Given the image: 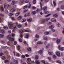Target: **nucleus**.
Wrapping results in <instances>:
<instances>
[{"label":"nucleus","mask_w":64,"mask_h":64,"mask_svg":"<svg viewBox=\"0 0 64 64\" xmlns=\"http://www.w3.org/2000/svg\"><path fill=\"white\" fill-rule=\"evenodd\" d=\"M7 38L8 39L10 40V39L11 38V35L10 34L8 35L7 36Z\"/></svg>","instance_id":"obj_14"},{"label":"nucleus","mask_w":64,"mask_h":64,"mask_svg":"<svg viewBox=\"0 0 64 64\" xmlns=\"http://www.w3.org/2000/svg\"><path fill=\"white\" fill-rule=\"evenodd\" d=\"M52 57L53 58H54V59H55L56 58V56L55 55H53L52 56Z\"/></svg>","instance_id":"obj_60"},{"label":"nucleus","mask_w":64,"mask_h":64,"mask_svg":"<svg viewBox=\"0 0 64 64\" xmlns=\"http://www.w3.org/2000/svg\"><path fill=\"white\" fill-rule=\"evenodd\" d=\"M34 58L36 60H38L39 59V56L37 55H36L35 56Z\"/></svg>","instance_id":"obj_22"},{"label":"nucleus","mask_w":64,"mask_h":64,"mask_svg":"<svg viewBox=\"0 0 64 64\" xmlns=\"http://www.w3.org/2000/svg\"><path fill=\"white\" fill-rule=\"evenodd\" d=\"M27 14V16H28V17H29V16H30L31 15V14H30V12H28Z\"/></svg>","instance_id":"obj_41"},{"label":"nucleus","mask_w":64,"mask_h":64,"mask_svg":"<svg viewBox=\"0 0 64 64\" xmlns=\"http://www.w3.org/2000/svg\"><path fill=\"white\" fill-rule=\"evenodd\" d=\"M57 26L58 27H60L61 25L59 24V23H57L56 24Z\"/></svg>","instance_id":"obj_44"},{"label":"nucleus","mask_w":64,"mask_h":64,"mask_svg":"<svg viewBox=\"0 0 64 64\" xmlns=\"http://www.w3.org/2000/svg\"><path fill=\"white\" fill-rule=\"evenodd\" d=\"M14 63L15 64H18V61L17 60H14Z\"/></svg>","instance_id":"obj_9"},{"label":"nucleus","mask_w":64,"mask_h":64,"mask_svg":"<svg viewBox=\"0 0 64 64\" xmlns=\"http://www.w3.org/2000/svg\"><path fill=\"white\" fill-rule=\"evenodd\" d=\"M18 41L20 42H22V40L21 38H20L18 40Z\"/></svg>","instance_id":"obj_57"},{"label":"nucleus","mask_w":64,"mask_h":64,"mask_svg":"<svg viewBox=\"0 0 64 64\" xmlns=\"http://www.w3.org/2000/svg\"><path fill=\"white\" fill-rule=\"evenodd\" d=\"M8 26L10 27H12L13 26V24L12 22L9 23L8 24Z\"/></svg>","instance_id":"obj_21"},{"label":"nucleus","mask_w":64,"mask_h":64,"mask_svg":"<svg viewBox=\"0 0 64 64\" xmlns=\"http://www.w3.org/2000/svg\"><path fill=\"white\" fill-rule=\"evenodd\" d=\"M19 32L20 33H23V32H24V30H20Z\"/></svg>","instance_id":"obj_45"},{"label":"nucleus","mask_w":64,"mask_h":64,"mask_svg":"<svg viewBox=\"0 0 64 64\" xmlns=\"http://www.w3.org/2000/svg\"><path fill=\"white\" fill-rule=\"evenodd\" d=\"M60 20L64 24V19L62 18Z\"/></svg>","instance_id":"obj_47"},{"label":"nucleus","mask_w":64,"mask_h":64,"mask_svg":"<svg viewBox=\"0 0 64 64\" xmlns=\"http://www.w3.org/2000/svg\"><path fill=\"white\" fill-rule=\"evenodd\" d=\"M61 8L62 9H64V5H62L61 7Z\"/></svg>","instance_id":"obj_62"},{"label":"nucleus","mask_w":64,"mask_h":64,"mask_svg":"<svg viewBox=\"0 0 64 64\" xmlns=\"http://www.w3.org/2000/svg\"><path fill=\"white\" fill-rule=\"evenodd\" d=\"M35 63L36 64H40V62H39V60H36L35 61Z\"/></svg>","instance_id":"obj_23"},{"label":"nucleus","mask_w":64,"mask_h":64,"mask_svg":"<svg viewBox=\"0 0 64 64\" xmlns=\"http://www.w3.org/2000/svg\"><path fill=\"white\" fill-rule=\"evenodd\" d=\"M60 50H61V51H63V50H64V48L61 47L60 49Z\"/></svg>","instance_id":"obj_54"},{"label":"nucleus","mask_w":64,"mask_h":64,"mask_svg":"<svg viewBox=\"0 0 64 64\" xmlns=\"http://www.w3.org/2000/svg\"><path fill=\"white\" fill-rule=\"evenodd\" d=\"M17 26L18 28H21V27H22V25L21 24H18V25Z\"/></svg>","instance_id":"obj_48"},{"label":"nucleus","mask_w":64,"mask_h":64,"mask_svg":"<svg viewBox=\"0 0 64 64\" xmlns=\"http://www.w3.org/2000/svg\"><path fill=\"white\" fill-rule=\"evenodd\" d=\"M44 34L45 35H48V34H49V32H44Z\"/></svg>","instance_id":"obj_36"},{"label":"nucleus","mask_w":64,"mask_h":64,"mask_svg":"<svg viewBox=\"0 0 64 64\" xmlns=\"http://www.w3.org/2000/svg\"><path fill=\"white\" fill-rule=\"evenodd\" d=\"M4 9H8V6H7L6 4L4 3Z\"/></svg>","instance_id":"obj_2"},{"label":"nucleus","mask_w":64,"mask_h":64,"mask_svg":"<svg viewBox=\"0 0 64 64\" xmlns=\"http://www.w3.org/2000/svg\"><path fill=\"white\" fill-rule=\"evenodd\" d=\"M47 6H44V8H43V10H44V11H45L47 10Z\"/></svg>","instance_id":"obj_26"},{"label":"nucleus","mask_w":64,"mask_h":64,"mask_svg":"<svg viewBox=\"0 0 64 64\" xmlns=\"http://www.w3.org/2000/svg\"><path fill=\"white\" fill-rule=\"evenodd\" d=\"M29 4L28 7V9H30L31 8V2H29Z\"/></svg>","instance_id":"obj_18"},{"label":"nucleus","mask_w":64,"mask_h":64,"mask_svg":"<svg viewBox=\"0 0 64 64\" xmlns=\"http://www.w3.org/2000/svg\"><path fill=\"white\" fill-rule=\"evenodd\" d=\"M57 34H53V36L54 37H56V36H57Z\"/></svg>","instance_id":"obj_50"},{"label":"nucleus","mask_w":64,"mask_h":64,"mask_svg":"<svg viewBox=\"0 0 64 64\" xmlns=\"http://www.w3.org/2000/svg\"><path fill=\"white\" fill-rule=\"evenodd\" d=\"M0 32L2 34H5V30L4 29H2L0 31Z\"/></svg>","instance_id":"obj_4"},{"label":"nucleus","mask_w":64,"mask_h":64,"mask_svg":"<svg viewBox=\"0 0 64 64\" xmlns=\"http://www.w3.org/2000/svg\"><path fill=\"white\" fill-rule=\"evenodd\" d=\"M0 10L2 11H3L4 10V7L3 6H1L0 7Z\"/></svg>","instance_id":"obj_33"},{"label":"nucleus","mask_w":64,"mask_h":64,"mask_svg":"<svg viewBox=\"0 0 64 64\" xmlns=\"http://www.w3.org/2000/svg\"><path fill=\"white\" fill-rule=\"evenodd\" d=\"M22 17L21 16H20L18 17L17 18V19L18 20H20L21 19H22Z\"/></svg>","instance_id":"obj_13"},{"label":"nucleus","mask_w":64,"mask_h":64,"mask_svg":"<svg viewBox=\"0 0 64 64\" xmlns=\"http://www.w3.org/2000/svg\"><path fill=\"white\" fill-rule=\"evenodd\" d=\"M41 9H40L39 10L38 8L37 9V10H36V12H41Z\"/></svg>","instance_id":"obj_38"},{"label":"nucleus","mask_w":64,"mask_h":64,"mask_svg":"<svg viewBox=\"0 0 64 64\" xmlns=\"http://www.w3.org/2000/svg\"><path fill=\"white\" fill-rule=\"evenodd\" d=\"M51 21L52 22H56V20L54 18H52Z\"/></svg>","instance_id":"obj_19"},{"label":"nucleus","mask_w":64,"mask_h":64,"mask_svg":"<svg viewBox=\"0 0 64 64\" xmlns=\"http://www.w3.org/2000/svg\"><path fill=\"white\" fill-rule=\"evenodd\" d=\"M24 0H20L19 2V4L20 5H22V4H23Z\"/></svg>","instance_id":"obj_7"},{"label":"nucleus","mask_w":64,"mask_h":64,"mask_svg":"<svg viewBox=\"0 0 64 64\" xmlns=\"http://www.w3.org/2000/svg\"><path fill=\"white\" fill-rule=\"evenodd\" d=\"M4 37V34H0V38H3Z\"/></svg>","instance_id":"obj_17"},{"label":"nucleus","mask_w":64,"mask_h":64,"mask_svg":"<svg viewBox=\"0 0 64 64\" xmlns=\"http://www.w3.org/2000/svg\"><path fill=\"white\" fill-rule=\"evenodd\" d=\"M27 21L28 22H31L32 21V19L31 18H30L29 19H28L27 20Z\"/></svg>","instance_id":"obj_25"},{"label":"nucleus","mask_w":64,"mask_h":64,"mask_svg":"<svg viewBox=\"0 0 64 64\" xmlns=\"http://www.w3.org/2000/svg\"><path fill=\"white\" fill-rule=\"evenodd\" d=\"M50 19V18H46L45 19V20L46 21H49V20Z\"/></svg>","instance_id":"obj_49"},{"label":"nucleus","mask_w":64,"mask_h":64,"mask_svg":"<svg viewBox=\"0 0 64 64\" xmlns=\"http://www.w3.org/2000/svg\"><path fill=\"white\" fill-rule=\"evenodd\" d=\"M10 40V41H14V38H11Z\"/></svg>","instance_id":"obj_63"},{"label":"nucleus","mask_w":64,"mask_h":64,"mask_svg":"<svg viewBox=\"0 0 64 64\" xmlns=\"http://www.w3.org/2000/svg\"><path fill=\"white\" fill-rule=\"evenodd\" d=\"M9 18L10 19H12V20H13V21H14V20H15V18H14L13 17H12V16H10Z\"/></svg>","instance_id":"obj_28"},{"label":"nucleus","mask_w":64,"mask_h":64,"mask_svg":"<svg viewBox=\"0 0 64 64\" xmlns=\"http://www.w3.org/2000/svg\"><path fill=\"white\" fill-rule=\"evenodd\" d=\"M29 36V34H26L25 36V37L26 38L28 39V37Z\"/></svg>","instance_id":"obj_24"},{"label":"nucleus","mask_w":64,"mask_h":64,"mask_svg":"<svg viewBox=\"0 0 64 64\" xmlns=\"http://www.w3.org/2000/svg\"><path fill=\"white\" fill-rule=\"evenodd\" d=\"M26 21V19L24 18L22 20V22H24Z\"/></svg>","instance_id":"obj_31"},{"label":"nucleus","mask_w":64,"mask_h":64,"mask_svg":"<svg viewBox=\"0 0 64 64\" xmlns=\"http://www.w3.org/2000/svg\"><path fill=\"white\" fill-rule=\"evenodd\" d=\"M27 11H28V9H26L25 10H24L23 11V13H26V12H27Z\"/></svg>","instance_id":"obj_40"},{"label":"nucleus","mask_w":64,"mask_h":64,"mask_svg":"<svg viewBox=\"0 0 64 64\" xmlns=\"http://www.w3.org/2000/svg\"><path fill=\"white\" fill-rule=\"evenodd\" d=\"M61 39H58V38L56 40V42L57 44H59L61 42Z\"/></svg>","instance_id":"obj_8"},{"label":"nucleus","mask_w":64,"mask_h":64,"mask_svg":"<svg viewBox=\"0 0 64 64\" xmlns=\"http://www.w3.org/2000/svg\"><path fill=\"white\" fill-rule=\"evenodd\" d=\"M15 2H16L14 0H12L11 3L12 5L13 6V5H15Z\"/></svg>","instance_id":"obj_15"},{"label":"nucleus","mask_w":64,"mask_h":64,"mask_svg":"<svg viewBox=\"0 0 64 64\" xmlns=\"http://www.w3.org/2000/svg\"><path fill=\"white\" fill-rule=\"evenodd\" d=\"M18 50H19L20 51H21V50L20 49V46L18 45Z\"/></svg>","instance_id":"obj_39"},{"label":"nucleus","mask_w":64,"mask_h":64,"mask_svg":"<svg viewBox=\"0 0 64 64\" xmlns=\"http://www.w3.org/2000/svg\"><path fill=\"white\" fill-rule=\"evenodd\" d=\"M16 11V8H12L10 10V12H15Z\"/></svg>","instance_id":"obj_3"},{"label":"nucleus","mask_w":64,"mask_h":64,"mask_svg":"<svg viewBox=\"0 0 64 64\" xmlns=\"http://www.w3.org/2000/svg\"><path fill=\"white\" fill-rule=\"evenodd\" d=\"M24 43L25 45H27L28 44H27V42L26 41H25L24 42Z\"/></svg>","instance_id":"obj_58"},{"label":"nucleus","mask_w":64,"mask_h":64,"mask_svg":"<svg viewBox=\"0 0 64 64\" xmlns=\"http://www.w3.org/2000/svg\"><path fill=\"white\" fill-rule=\"evenodd\" d=\"M56 55L58 57L60 56V53L58 52H56Z\"/></svg>","instance_id":"obj_10"},{"label":"nucleus","mask_w":64,"mask_h":64,"mask_svg":"<svg viewBox=\"0 0 64 64\" xmlns=\"http://www.w3.org/2000/svg\"><path fill=\"white\" fill-rule=\"evenodd\" d=\"M47 59H48L49 61H50V60H51V57H48L47 58Z\"/></svg>","instance_id":"obj_53"},{"label":"nucleus","mask_w":64,"mask_h":64,"mask_svg":"<svg viewBox=\"0 0 64 64\" xmlns=\"http://www.w3.org/2000/svg\"><path fill=\"white\" fill-rule=\"evenodd\" d=\"M11 35L12 37H14L15 36V35L14 34L12 33L11 34Z\"/></svg>","instance_id":"obj_61"},{"label":"nucleus","mask_w":64,"mask_h":64,"mask_svg":"<svg viewBox=\"0 0 64 64\" xmlns=\"http://www.w3.org/2000/svg\"><path fill=\"white\" fill-rule=\"evenodd\" d=\"M53 17L54 18H58V14H55L53 15Z\"/></svg>","instance_id":"obj_1"},{"label":"nucleus","mask_w":64,"mask_h":64,"mask_svg":"<svg viewBox=\"0 0 64 64\" xmlns=\"http://www.w3.org/2000/svg\"><path fill=\"white\" fill-rule=\"evenodd\" d=\"M54 25H51L49 27V28L50 29H52L54 28Z\"/></svg>","instance_id":"obj_20"},{"label":"nucleus","mask_w":64,"mask_h":64,"mask_svg":"<svg viewBox=\"0 0 64 64\" xmlns=\"http://www.w3.org/2000/svg\"><path fill=\"white\" fill-rule=\"evenodd\" d=\"M3 28L4 29H5L6 30H7V29H8V26H4L3 27Z\"/></svg>","instance_id":"obj_30"},{"label":"nucleus","mask_w":64,"mask_h":64,"mask_svg":"<svg viewBox=\"0 0 64 64\" xmlns=\"http://www.w3.org/2000/svg\"><path fill=\"white\" fill-rule=\"evenodd\" d=\"M32 15H34V14H36V12L35 11L32 12Z\"/></svg>","instance_id":"obj_42"},{"label":"nucleus","mask_w":64,"mask_h":64,"mask_svg":"<svg viewBox=\"0 0 64 64\" xmlns=\"http://www.w3.org/2000/svg\"><path fill=\"white\" fill-rule=\"evenodd\" d=\"M35 37L36 39H39L40 37H39V36L38 34H35Z\"/></svg>","instance_id":"obj_5"},{"label":"nucleus","mask_w":64,"mask_h":64,"mask_svg":"<svg viewBox=\"0 0 64 64\" xmlns=\"http://www.w3.org/2000/svg\"><path fill=\"white\" fill-rule=\"evenodd\" d=\"M46 22V20L45 19H43L42 21V23H44Z\"/></svg>","instance_id":"obj_29"},{"label":"nucleus","mask_w":64,"mask_h":64,"mask_svg":"<svg viewBox=\"0 0 64 64\" xmlns=\"http://www.w3.org/2000/svg\"><path fill=\"white\" fill-rule=\"evenodd\" d=\"M56 63H60V64H62V63H61V61L59 60H58L56 61Z\"/></svg>","instance_id":"obj_32"},{"label":"nucleus","mask_w":64,"mask_h":64,"mask_svg":"<svg viewBox=\"0 0 64 64\" xmlns=\"http://www.w3.org/2000/svg\"><path fill=\"white\" fill-rule=\"evenodd\" d=\"M27 50L28 51H31V48H27Z\"/></svg>","instance_id":"obj_59"},{"label":"nucleus","mask_w":64,"mask_h":64,"mask_svg":"<svg viewBox=\"0 0 64 64\" xmlns=\"http://www.w3.org/2000/svg\"><path fill=\"white\" fill-rule=\"evenodd\" d=\"M27 61L28 62H29L31 61V59L30 58H28L27 59Z\"/></svg>","instance_id":"obj_55"},{"label":"nucleus","mask_w":64,"mask_h":64,"mask_svg":"<svg viewBox=\"0 0 64 64\" xmlns=\"http://www.w3.org/2000/svg\"><path fill=\"white\" fill-rule=\"evenodd\" d=\"M14 14H13V13H10V14H9V16H12V15H14Z\"/></svg>","instance_id":"obj_46"},{"label":"nucleus","mask_w":64,"mask_h":64,"mask_svg":"<svg viewBox=\"0 0 64 64\" xmlns=\"http://www.w3.org/2000/svg\"><path fill=\"white\" fill-rule=\"evenodd\" d=\"M53 4H54V6H56V2L54 1Z\"/></svg>","instance_id":"obj_51"},{"label":"nucleus","mask_w":64,"mask_h":64,"mask_svg":"<svg viewBox=\"0 0 64 64\" xmlns=\"http://www.w3.org/2000/svg\"><path fill=\"white\" fill-rule=\"evenodd\" d=\"M48 13L49 12L48 11H44V14H48Z\"/></svg>","instance_id":"obj_34"},{"label":"nucleus","mask_w":64,"mask_h":64,"mask_svg":"<svg viewBox=\"0 0 64 64\" xmlns=\"http://www.w3.org/2000/svg\"><path fill=\"white\" fill-rule=\"evenodd\" d=\"M43 43V42L41 41H38L37 42V44H38L39 45H41V44H42Z\"/></svg>","instance_id":"obj_16"},{"label":"nucleus","mask_w":64,"mask_h":64,"mask_svg":"<svg viewBox=\"0 0 64 64\" xmlns=\"http://www.w3.org/2000/svg\"><path fill=\"white\" fill-rule=\"evenodd\" d=\"M40 7L42 10H43V8H42V4H41V2H40Z\"/></svg>","instance_id":"obj_52"},{"label":"nucleus","mask_w":64,"mask_h":64,"mask_svg":"<svg viewBox=\"0 0 64 64\" xmlns=\"http://www.w3.org/2000/svg\"><path fill=\"white\" fill-rule=\"evenodd\" d=\"M4 62L6 64H9V61L8 60H4Z\"/></svg>","instance_id":"obj_11"},{"label":"nucleus","mask_w":64,"mask_h":64,"mask_svg":"<svg viewBox=\"0 0 64 64\" xmlns=\"http://www.w3.org/2000/svg\"><path fill=\"white\" fill-rule=\"evenodd\" d=\"M27 7H28V6L26 5L24 6V7L23 8V9H25L27 8Z\"/></svg>","instance_id":"obj_43"},{"label":"nucleus","mask_w":64,"mask_h":64,"mask_svg":"<svg viewBox=\"0 0 64 64\" xmlns=\"http://www.w3.org/2000/svg\"><path fill=\"white\" fill-rule=\"evenodd\" d=\"M33 3V4H35L36 3V0H34L32 2Z\"/></svg>","instance_id":"obj_64"},{"label":"nucleus","mask_w":64,"mask_h":64,"mask_svg":"<svg viewBox=\"0 0 64 64\" xmlns=\"http://www.w3.org/2000/svg\"><path fill=\"white\" fill-rule=\"evenodd\" d=\"M44 40L46 41H47L48 40V37L46 36H44L43 37Z\"/></svg>","instance_id":"obj_6"},{"label":"nucleus","mask_w":64,"mask_h":64,"mask_svg":"<svg viewBox=\"0 0 64 64\" xmlns=\"http://www.w3.org/2000/svg\"><path fill=\"white\" fill-rule=\"evenodd\" d=\"M43 50H40V51L38 52V53H41L42 52Z\"/></svg>","instance_id":"obj_56"},{"label":"nucleus","mask_w":64,"mask_h":64,"mask_svg":"<svg viewBox=\"0 0 64 64\" xmlns=\"http://www.w3.org/2000/svg\"><path fill=\"white\" fill-rule=\"evenodd\" d=\"M49 47H50V44H48L46 46V48H49Z\"/></svg>","instance_id":"obj_37"},{"label":"nucleus","mask_w":64,"mask_h":64,"mask_svg":"<svg viewBox=\"0 0 64 64\" xmlns=\"http://www.w3.org/2000/svg\"><path fill=\"white\" fill-rule=\"evenodd\" d=\"M4 12L5 14H8L9 12H8V10H5Z\"/></svg>","instance_id":"obj_35"},{"label":"nucleus","mask_w":64,"mask_h":64,"mask_svg":"<svg viewBox=\"0 0 64 64\" xmlns=\"http://www.w3.org/2000/svg\"><path fill=\"white\" fill-rule=\"evenodd\" d=\"M48 53L50 55H52L53 54V52H48Z\"/></svg>","instance_id":"obj_27"},{"label":"nucleus","mask_w":64,"mask_h":64,"mask_svg":"<svg viewBox=\"0 0 64 64\" xmlns=\"http://www.w3.org/2000/svg\"><path fill=\"white\" fill-rule=\"evenodd\" d=\"M20 14V12H18L16 13L15 14V16H16V17H17L18 16V15H19Z\"/></svg>","instance_id":"obj_12"}]
</instances>
